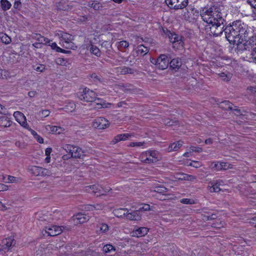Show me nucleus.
<instances>
[{
    "mask_svg": "<svg viewBox=\"0 0 256 256\" xmlns=\"http://www.w3.org/2000/svg\"><path fill=\"white\" fill-rule=\"evenodd\" d=\"M127 219L132 220H141V215L138 210H134L132 212L128 213L126 214Z\"/></svg>",
    "mask_w": 256,
    "mask_h": 256,
    "instance_id": "19",
    "label": "nucleus"
},
{
    "mask_svg": "<svg viewBox=\"0 0 256 256\" xmlns=\"http://www.w3.org/2000/svg\"><path fill=\"white\" fill-rule=\"evenodd\" d=\"M92 80L95 82H102V78L100 76L97 75L96 74L94 73L90 76Z\"/></svg>",
    "mask_w": 256,
    "mask_h": 256,
    "instance_id": "46",
    "label": "nucleus"
},
{
    "mask_svg": "<svg viewBox=\"0 0 256 256\" xmlns=\"http://www.w3.org/2000/svg\"><path fill=\"white\" fill-rule=\"evenodd\" d=\"M63 148L69 153V158H83L85 156L84 151L81 148L74 145L66 144L63 146Z\"/></svg>",
    "mask_w": 256,
    "mask_h": 256,
    "instance_id": "3",
    "label": "nucleus"
},
{
    "mask_svg": "<svg viewBox=\"0 0 256 256\" xmlns=\"http://www.w3.org/2000/svg\"><path fill=\"white\" fill-rule=\"evenodd\" d=\"M56 62L58 65L66 66V61L64 58H58L56 60Z\"/></svg>",
    "mask_w": 256,
    "mask_h": 256,
    "instance_id": "57",
    "label": "nucleus"
},
{
    "mask_svg": "<svg viewBox=\"0 0 256 256\" xmlns=\"http://www.w3.org/2000/svg\"><path fill=\"white\" fill-rule=\"evenodd\" d=\"M178 0H166L167 5L170 8L174 9V5L177 4Z\"/></svg>",
    "mask_w": 256,
    "mask_h": 256,
    "instance_id": "51",
    "label": "nucleus"
},
{
    "mask_svg": "<svg viewBox=\"0 0 256 256\" xmlns=\"http://www.w3.org/2000/svg\"><path fill=\"white\" fill-rule=\"evenodd\" d=\"M163 123L168 126H176L178 124V122L175 118L171 120L170 118H165L163 120Z\"/></svg>",
    "mask_w": 256,
    "mask_h": 256,
    "instance_id": "34",
    "label": "nucleus"
},
{
    "mask_svg": "<svg viewBox=\"0 0 256 256\" xmlns=\"http://www.w3.org/2000/svg\"><path fill=\"white\" fill-rule=\"evenodd\" d=\"M14 116L16 120L21 126L25 128H28V125L26 122V120L24 114L20 112H16L14 114Z\"/></svg>",
    "mask_w": 256,
    "mask_h": 256,
    "instance_id": "14",
    "label": "nucleus"
},
{
    "mask_svg": "<svg viewBox=\"0 0 256 256\" xmlns=\"http://www.w3.org/2000/svg\"><path fill=\"white\" fill-rule=\"evenodd\" d=\"M38 114L40 118H46L50 115V111L48 110H40Z\"/></svg>",
    "mask_w": 256,
    "mask_h": 256,
    "instance_id": "47",
    "label": "nucleus"
},
{
    "mask_svg": "<svg viewBox=\"0 0 256 256\" xmlns=\"http://www.w3.org/2000/svg\"><path fill=\"white\" fill-rule=\"evenodd\" d=\"M102 250L105 253H108L111 252L112 251H114L115 248L114 246L111 244H106L102 248Z\"/></svg>",
    "mask_w": 256,
    "mask_h": 256,
    "instance_id": "43",
    "label": "nucleus"
},
{
    "mask_svg": "<svg viewBox=\"0 0 256 256\" xmlns=\"http://www.w3.org/2000/svg\"><path fill=\"white\" fill-rule=\"evenodd\" d=\"M179 177L178 178L180 180H184L188 181H194L196 180V177L192 175H190L186 174H178Z\"/></svg>",
    "mask_w": 256,
    "mask_h": 256,
    "instance_id": "28",
    "label": "nucleus"
},
{
    "mask_svg": "<svg viewBox=\"0 0 256 256\" xmlns=\"http://www.w3.org/2000/svg\"><path fill=\"white\" fill-rule=\"evenodd\" d=\"M98 228H100V230L102 232H105L108 230V225L106 224H101L98 226Z\"/></svg>",
    "mask_w": 256,
    "mask_h": 256,
    "instance_id": "56",
    "label": "nucleus"
},
{
    "mask_svg": "<svg viewBox=\"0 0 256 256\" xmlns=\"http://www.w3.org/2000/svg\"><path fill=\"white\" fill-rule=\"evenodd\" d=\"M218 216L216 214H212L210 216L202 214V218L205 220H214L217 218Z\"/></svg>",
    "mask_w": 256,
    "mask_h": 256,
    "instance_id": "49",
    "label": "nucleus"
},
{
    "mask_svg": "<svg viewBox=\"0 0 256 256\" xmlns=\"http://www.w3.org/2000/svg\"><path fill=\"white\" fill-rule=\"evenodd\" d=\"M0 38L2 42L6 44H8L11 42V38L6 34L2 33Z\"/></svg>",
    "mask_w": 256,
    "mask_h": 256,
    "instance_id": "42",
    "label": "nucleus"
},
{
    "mask_svg": "<svg viewBox=\"0 0 256 256\" xmlns=\"http://www.w3.org/2000/svg\"><path fill=\"white\" fill-rule=\"evenodd\" d=\"M149 52V50L147 46H144L143 44H140L136 48V52L138 54L141 56H144Z\"/></svg>",
    "mask_w": 256,
    "mask_h": 256,
    "instance_id": "26",
    "label": "nucleus"
},
{
    "mask_svg": "<svg viewBox=\"0 0 256 256\" xmlns=\"http://www.w3.org/2000/svg\"><path fill=\"white\" fill-rule=\"evenodd\" d=\"M247 2L252 7L256 8V0H247Z\"/></svg>",
    "mask_w": 256,
    "mask_h": 256,
    "instance_id": "64",
    "label": "nucleus"
},
{
    "mask_svg": "<svg viewBox=\"0 0 256 256\" xmlns=\"http://www.w3.org/2000/svg\"><path fill=\"white\" fill-rule=\"evenodd\" d=\"M0 3L1 8L4 11L10 10L12 6L11 3L8 0H0Z\"/></svg>",
    "mask_w": 256,
    "mask_h": 256,
    "instance_id": "30",
    "label": "nucleus"
},
{
    "mask_svg": "<svg viewBox=\"0 0 256 256\" xmlns=\"http://www.w3.org/2000/svg\"><path fill=\"white\" fill-rule=\"evenodd\" d=\"M167 35L168 36L170 41L173 44L175 42L180 44L182 42V36L175 33H172L170 31H168Z\"/></svg>",
    "mask_w": 256,
    "mask_h": 256,
    "instance_id": "20",
    "label": "nucleus"
},
{
    "mask_svg": "<svg viewBox=\"0 0 256 256\" xmlns=\"http://www.w3.org/2000/svg\"><path fill=\"white\" fill-rule=\"evenodd\" d=\"M213 164L212 168H215L217 170H226L231 168L230 164L226 162H217Z\"/></svg>",
    "mask_w": 256,
    "mask_h": 256,
    "instance_id": "18",
    "label": "nucleus"
},
{
    "mask_svg": "<svg viewBox=\"0 0 256 256\" xmlns=\"http://www.w3.org/2000/svg\"><path fill=\"white\" fill-rule=\"evenodd\" d=\"M144 144V142H133L128 145L130 146H141Z\"/></svg>",
    "mask_w": 256,
    "mask_h": 256,
    "instance_id": "59",
    "label": "nucleus"
},
{
    "mask_svg": "<svg viewBox=\"0 0 256 256\" xmlns=\"http://www.w3.org/2000/svg\"><path fill=\"white\" fill-rule=\"evenodd\" d=\"M110 122L107 119L103 117H98L95 118L92 122V126L98 130H103L108 128Z\"/></svg>",
    "mask_w": 256,
    "mask_h": 256,
    "instance_id": "8",
    "label": "nucleus"
},
{
    "mask_svg": "<svg viewBox=\"0 0 256 256\" xmlns=\"http://www.w3.org/2000/svg\"><path fill=\"white\" fill-rule=\"evenodd\" d=\"M46 128L48 130H49L50 132H52V133H56V134H60V131H58V130L61 129L60 127H57L56 126H52L50 125H48L46 126Z\"/></svg>",
    "mask_w": 256,
    "mask_h": 256,
    "instance_id": "41",
    "label": "nucleus"
},
{
    "mask_svg": "<svg viewBox=\"0 0 256 256\" xmlns=\"http://www.w3.org/2000/svg\"><path fill=\"white\" fill-rule=\"evenodd\" d=\"M50 40L48 38H46L44 36H42V44H50Z\"/></svg>",
    "mask_w": 256,
    "mask_h": 256,
    "instance_id": "62",
    "label": "nucleus"
},
{
    "mask_svg": "<svg viewBox=\"0 0 256 256\" xmlns=\"http://www.w3.org/2000/svg\"><path fill=\"white\" fill-rule=\"evenodd\" d=\"M76 224H83L89 220V216L82 213H78L73 216Z\"/></svg>",
    "mask_w": 256,
    "mask_h": 256,
    "instance_id": "16",
    "label": "nucleus"
},
{
    "mask_svg": "<svg viewBox=\"0 0 256 256\" xmlns=\"http://www.w3.org/2000/svg\"><path fill=\"white\" fill-rule=\"evenodd\" d=\"M222 180H216V182L212 184V186L210 188V191L211 192H218L221 189L220 188V182Z\"/></svg>",
    "mask_w": 256,
    "mask_h": 256,
    "instance_id": "37",
    "label": "nucleus"
},
{
    "mask_svg": "<svg viewBox=\"0 0 256 256\" xmlns=\"http://www.w3.org/2000/svg\"><path fill=\"white\" fill-rule=\"evenodd\" d=\"M250 32V28L248 25L240 20H236L226 26V38L230 44L235 42L236 38L246 40L249 37Z\"/></svg>",
    "mask_w": 256,
    "mask_h": 256,
    "instance_id": "1",
    "label": "nucleus"
},
{
    "mask_svg": "<svg viewBox=\"0 0 256 256\" xmlns=\"http://www.w3.org/2000/svg\"><path fill=\"white\" fill-rule=\"evenodd\" d=\"M128 212L127 208H118L115 209L113 211V214L116 217L122 218L126 216Z\"/></svg>",
    "mask_w": 256,
    "mask_h": 256,
    "instance_id": "24",
    "label": "nucleus"
},
{
    "mask_svg": "<svg viewBox=\"0 0 256 256\" xmlns=\"http://www.w3.org/2000/svg\"><path fill=\"white\" fill-rule=\"evenodd\" d=\"M182 142L178 141L172 144L168 148V151L170 152L178 150L182 146Z\"/></svg>",
    "mask_w": 256,
    "mask_h": 256,
    "instance_id": "29",
    "label": "nucleus"
},
{
    "mask_svg": "<svg viewBox=\"0 0 256 256\" xmlns=\"http://www.w3.org/2000/svg\"><path fill=\"white\" fill-rule=\"evenodd\" d=\"M40 173V176H49L52 174L51 172L48 169L44 168L41 167V170Z\"/></svg>",
    "mask_w": 256,
    "mask_h": 256,
    "instance_id": "48",
    "label": "nucleus"
},
{
    "mask_svg": "<svg viewBox=\"0 0 256 256\" xmlns=\"http://www.w3.org/2000/svg\"><path fill=\"white\" fill-rule=\"evenodd\" d=\"M130 136L131 135L130 134H118L114 138L112 142L114 144H116L120 140H125Z\"/></svg>",
    "mask_w": 256,
    "mask_h": 256,
    "instance_id": "23",
    "label": "nucleus"
},
{
    "mask_svg": "<svg viewBox=\"0 0 256 256\" xmlns=\"http://www.w3.org/2000/svg\"><path fill=\"white\" fill-rule=\"evenodd\" d=\"M42 36L41 34L36 33H34L31 35V38L38 41L39 43L42 44Z\"/></svg>",
    "mask_w": 256,
    "mask_h": 256,
    "instance_id": "50",
    "label": "nucleus"
},
{
    "mask_svg": "<svg viewBox=\"0 0 256 256\" xmlns=\"http://www.w3.org/2000/svg\"><path fill=\"white\" fill-rule=\"evenodd\" d=\"M45 232L48 234V236H54L62 233V226H46Z\"/></svg>",
    "mask_w": 256,
    "mask_h": 256,
    "instance_id": "13",
    "label": "nucleus"
},
{
    "mask_svg": "<svg viewBox=\"0 0 256 256\" xmlns=\"http://www.w3.org/2000/svg\"><path fill=\"white\" fill-rule=\"evenodd\" d=\"M12 122L6 116H2L0 118V126L4 128L9 127L11 126Z\"/></svg>",
    "mask_w": 256,
    "mask_h": 256,
    "instance_id": "25",
    "label": "nucleus"
},
{
    "mask_svg": "<svg viewBox=\"0 0 256 256\" xmlns=\"http://www.w3.org/2000/svg\"><path fill=\"white\" fill-rule=\"evenodd\" d=\"M120 74H133L134 73V70L130 68H128L126 66H124L121 68H120Z\"/></svg>",
    "mask_w": 256,
    "mask_h": 256,
    "instance_id": "40",
    "label": "nucleus"
},
{
    "mask_svg": "<svg viewBox=\"0 0 256 256\" xmlns=\"http://www.w3.org/2000/svg\"><path fill=\"white\" fill-rule=\"evenodd\" d=\"M156 194H162V195H166L168 192V189L162 186H156L154 190Z\"/></svg>",
    "mask_w": 256,
    "mask_h": 256,
    "instance_id": "32",
    "label": "nucleus"
},
{
    "mask_svg": "<svg viewBox=\"0 0 256 256\" xmlns=\"http://www.w3.org/2000/svg\"><path fill=\"white\" fill-rule=\"evenodd\" d=\"M224 10L222 6L214 5L210 6H206L203 8L200 16L202 20L208 24L214 23L222 24L226 22L224 17V14L222 12Z\"/></svg>",
    "mask_w": 256,
    "mask_h": 256,
    "instance_id": "2",
    "label": "nucleus"
},
{
    "mask_svg": "<svg viewBox=\"0 0 256 256\" xmlns=\"http://www.w3.org/2000/svg\"><path fill=\"white\" fill-rule=\"evenodd\" d=\"M234 104L228 100H224L221 102V108L226 110H233Z\"/></svg>",
    "mask_w": 256,
    "mask_h": 256,
    "instance_id": "35",
    "label": "nucleus"
},
{
    "mask_svg": "<svg viewBox=\"0 0 256 256\" xmlns=\"http://www.w3.org/2000/svg\"><path fill=\"white\" fill-rule=\"evenodd\" d=\"M177 4L174 5V9L178 10L186 8L188 4V0H178L177 1Z\"/></svg>",
    "mask_w": 256,
    "mask_h": 256,
    "instance_id": "31",
    "label": "nucleus"
},
{
    "mask_svg": "<svg viewBox=\"0 0 256 256\" xmlns=\"http://www.w3.org/2000/svg\"><path fill=\"white\" fill-rule=\"evenodd\" d=\"M16 178L13 176H8L7 180L5 181L6 182H13L16 181Z\"/></svg>",
    "mask_w": 256,
    "mask_h": 256,
    "instance_id": "63",
    "label": "nucleus"
},
{
    "mask_svg": "<svg viewBox=\"0 0 256 256\" xmlns=\"http://www.w3.org/2000/svg\"><path fill=\"white\" fill-rule=\"evenodd\" d=\"M155 64L160 70L166 69L169 64V59L165 54H160L158 58L154 60Z\"/></svg>",
    "mask_w": 256,
    "mask_h": 256,
    "instance_id": "10",
    "label": "nucleus"
},
{
    "mask_svg": "<svg viewBox=\"0 0 256 256\" xmlns=\"http://www.w3.org/2000/svg\"><path fill=\"white\" fill-rule=\"evenodd\" d=\"M129 46V44L126 40H122L118 42V48L119 49L126 48Z\"/></svg>",
    "mask_w": 256,
    "mask_h": 256,
    "instance_id": "52",
    "label": "nucleus"
},
{
    "mask_svg": "<svg viewBox=\"0 0 256 256\" xmlns=\"http://www.w3.org/2000/svg\"><path fill=\"white\" fill-rule=\"evenodd\" d=\"M246 41V42L242 44L243 48L242 50H248L251 52L250 55L254 56L256 54V38L251 36L249 40Z\"/></svg>",
    "mask_w": 256,
    "mask_h": 256,
    "instance_id": "6",
    "label": "nucleus"
},
{
    "mask_svg": "<svg viewBox=\"0 0 256 256\" xmlns=\"http://www.w3.org/2000/svg\"><path fill=\"white\" fill-rule=\"evenodd\" d=\"M224 222L222 221H220V222H216L212 224V228H220L222 227H223L224 226Z\"/></svg>",
    "mask_w": 256,
    "mask_h": 256,
    "instance_id": "58",
    "label": "nucleus"
},
{
    "mask_svg": "<svg viewBox=\"0 0 256 256\" xmlns=\"http://www.w3.org/2000/svg\"><path fill=\"white\" fill-rule=\"evenodd\" d=\"M90 7L92 8L94 10H100L102 8V4L96 1H91L88 4Z\"/></svg>",
    "mask_w": 256,
    "mask_h": 256,
    "instance_id": "33",
    "label": "nucleus"
},
{
    "mask_svg": "<svg viewBox=\"0 0 256 256\" xmlns=\"http://www.w3.org/2000/svg\"><path fill=\"white\" fill-rule=\"evenodd\" d=\"M30 170L32 174L36 176H40L41 167L37 166H32Z\"/></svg>",
    "mask_w": 256,
    "mask_h": 256,
    "instance_id": "38",
    "label": "nucleus"
},
{
    "mask_svg": "<svg viewBox=\"0 0 256 256\" xmlns=\"http://www.w3.org/2000/svg\"><path fill=\"white\" fill-rule=\"evenodd\" d=\"M21 6L20 0H14V7L16 9H20Z\"/></svg>",
    "mask_w": 256,
    "mask_h": 256,
    "instance_id": "61",
    "label": "nucleus"
},
{
    "mask_svg": "<svg viewBox=\"0 0 256 256\" xmlns=\"http://www.w3.org/2000/svg\"><path fill=\"white\" fill-rule=\"evenodd\" d=\"M90 51L92 54L96 56H100L101 55V52L99 48L93 44H91Z\"/></svg>",
    "mask_w": 256,
    "mask_h": 256,
    "instance_id": "39",
    "label": "nucleus"
},
{
    "mask_svg": "<svg viewBox=\"0 0 256 256\" xmlns=\"http://www.w3.org/2000/svg\"><path fill=\"white\" fill-rule=\"evenodd\" d=\"M90 188L92 190V192L93 193H98L100 195L104 194V192H106L110 190V188H106L105 190L100 186L98 185H92L90 186Z\"/></svg>",
    "mask_w": 256,
    "mask_h": 256,
    "instance_id": "17",
    "label": "nucleus"
},
{
    "mask_svg": "<svg viewBox=\"0 0 256 256\" xmlns=\"http://www.w3.org/2000/svg\"><path fill=\"white\" fill-rule=\"evenodd\" d=\"M15 244L16 242L12 236L4 239L0 244V252H8Z\"/></svg>",
    "mask_w": 256,
    "mask_h": 256,
    "instance_id": "9",
    "label": "nucleus"
},
{
    "mask_svg": "<svg viewBox=\"0 0 256 256\" xmlns=\"http://www.w3.org/2000/svg\"><path fill=\"white\" fill-rule=\"evenodd\" d=\"M189 151L190 152H196L198 153H200L202 152V148L200 147L192 146L190 148Z\"/></svg>",
    "mask_w": 256,
    "mask_h": 256,
    "instance_id": "55",
    "label": "nucleus"
},
{
    "mask_svg": "<svg viewBox=\"0 0 256 256\" xmlns=\"http://www.w3.org/2000/svg\"><path fill=\"white\" fill-rule=\"evenodd\" d=\"M170 66L172 70H178L182 66V61L180 58H176L169 62Z\"/></svg>",
    "mask_w": 256,
    "mask_h": 256,
    "instance_id": "21",
    "label": "nucleus"
},
{
    "mask_svg": "<svg viewBox=\"0 0 256 256\" xmlns=\"http://www.w3.org/2000/svg\"><path fill=\"white\" fill-rule=\"evenodd\" d=\"M96 99L98 102H96V106L95 108H110L112 105L110 103L106 102V101L102 99L97 98Z\"/></svg>",
    "mask_w": 256,
    "mask_h": 256,
    "instance_id": "22",
    "label": "nucleus"
},
{
    "mask_svg": "<svg viewBox=\"0 0 256 256\" xmlns=\"http://www.w3.org/2000/svg\"><path fill=\"white\" fill-rule=\"evenodd\" d=\"M180 202L184 204H195V201L192 199L182 198L180 200Z\"/></svg>",
    "mask_w": 256,
    "mask_h": 256,
    "instance_id": "54",
    "label": "nucleus"
},
{
    "mask_svg": "<svg viewBox=\"0 0 256 256\" xmlns=\"http://www.w3.org/2000/svg\"><path fill=\"white\" fill-rule=\"evenodd\" d=\"M78 98L84 102H92L96 99V94L92 90L85 88L78 96Z\"/></svg>",
    "mask_w": 256,
    "mask_h": 256,
    "instance_id": "4",
    "label": "nucleus"
},
{
    "mask_svg": "<svg viewBox=\"0 0 256 256\" xmlns=\"http://www.w3.org/2000/svg\"><path fill=\"white\" fill-rule=\"evenodd\" d=\"M75 107L76 106L73 102H70L64 108V109L67 112H72L75 109Z\"/></svg>",
    "mask_w": 256,
    "mask_h": 256,
    "instance_id": "44",
    "label": "nucleus"
},
{
    "mask_svg": "<svg viewBox=\"0 0 256 256\" xmlns=\"http://www.w3.org/2000/svg\"><path fill=\"white\" fill-rule=\"evenodd\" d=\"M150 210V206L148 204H142L140 205V207L138 208V212L142 211H148Z\"/></svg>",
    "mask_w": 256,
    "mask_h": 256,
    "instance_id": "53",
    "label": "nucleus"
},
{
    "mask_svg": "<svg viewBox=\"0 0 256 256\" xmlns=\"http://www.w3.org/2000/svg\"><path fill=\"white\" fill-rule=\"evenodd\" d=\"M226 24V22L220 24L217 22L210 24L212 26L210 27L209 35L217 37L220 36L224 32H225V28H224V27Z\"/></svg>",
    "mask_w": 256,
    "mask_h": 256,
    "instance_id": "5",
    "label": "nucleus"
},
{
    "mask_svg": "<svg viewBox=\"0 0 256 256\" xmlns=\"http://www.w3.org/2000/svg\"><path fill=\"white\" fill-rule=\"evenodd\" d=\"M148 232V229L145 227H140L134 230L131 232L132 236L142 237L146 235Z\"/></svg>",
    "mask_w": 256,
    "mask_h": 256,
    "instance_id": "15",
    "label": "nucleus"
},
{
    "mask_svg": "<svg viewBox=\"0 0 256 256\" xmlns=\"http://www.w3.org/2000/svg\"><path fill=\"white\" fill-rule=\"evenodd\" d=\"M122 90L124 92H130V93L135 94L138 93L140 91L139 89L134 88L130 84H126L123 86Z\"/></svg>",
    "mask_w": 256,
    "mask_h": 256,
    "instance_id": "27",
    "label": "nucleus"
},
{
    "mask_svg": "<svg viewBox=\"0 0 256 256\" xmlns=\"http://www.w3.org/2000/svg\"><path fill=\"white\" fill-rule=\"evenodd\" d=\"M187 11L184 14V18L185 20L189 22L194 21L196 18L198 12L194 8H190L188 6L187 8Z\"/></svg>",
    "mask_w": 256,
    "mask_h": 256,
    "instance_id": "12",
    "label": "nucleus"
},
{
    "mask_svg": "<svg viewBox=\"0 0 256 256\" xmlns=\"http://www.w3.org/2000/svg\"><path fill=\"white\" fill-rule=\"evenodd\" d=\"M218 76L222 80L225 82H229L232 77V74H231L224 72L218 74Z\"/></svg>",
    "mask_w": 256,
    "mask_h": 256,
    "instance_id": "36",
    "label": "nucleus"
},
{
    "mask_svg": "<svg viewBox=\"0 0 256 256\" xmlns=\"http://www.w3.org/2000/svg\"><path fill=\"white\" fill-rule=\"evenodd\" d=\"M10 77L9 72L6 70L0 69V78L7 79Z\"/></svg>",
    "mask_w": 256,
    "mask_h": 256,
    "instance_id": "45",
    "label": "nucleus"
},
{
    "mask_svg": "<svg viewBox=\"0 0 256 256\" xmlns=\"http://www.w3.org/2000/svg\"><path fill=\"white\" fill-rule=\"evenodd\" d=\"M34 69L37 72H42L45 70V66L44 64H39L34 68Z\"/></svg>",
    "mask_w": 256,
    "mask_h": 256,
    "instance_id": "60",
    "label": "nucleus"
},
{
    "mask_svg": "<svg viewBox=\"0 0 256 256\" xmlns=\"http://www.w3.org/2000/svg\"><path fill=\"white\" fill-rule=\"evenodd\" d=\"M60 41L62 42V46L66 48H72L74 43L71 41L72 40V36L66 32H61Z\"/></svg>",
    "mask_w": 256,
    "mask_h": 256,
    "instance_id": "11",
    "label": "nucleus"
},
{
    "mask_svg": "<svg viewBox=\"0 0 256 256\" xmlns=\"http://www.w3.org/2000/svg\"><path fill=\"white\" fill-rule=\"evenodd\" d=\"M158 153L156 150H148L143 153L142 158H144V162L146 163H154L159 160Z\"/></svg>",
    "mask_w": 256,
    "mask_h": 256,
    "instance_id": "7",
    "label": "nucleus"
}]
</instances>
